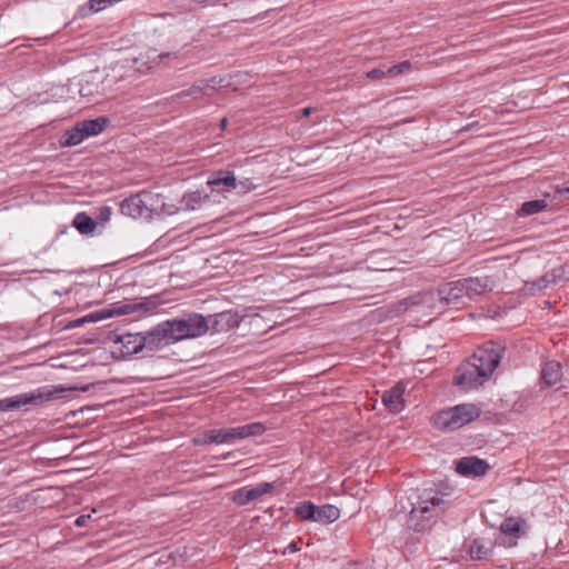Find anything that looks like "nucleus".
<instances>
[{
	"instance_id": "f257e3e1",
	"label": "nucleus",
	"mask_w": 569,
	"mask_h": 569,
	"mask_svg": "<svg viewBox=\"0 0 569 569\" xmlns=\"http://www.w3.org/2000/svg\"><path fill=\"white\" fill-rule=\"evenodd\" d=\"M503 352L505 347L500 343H483L456 369L453 385L465 391L482 386L500 363Z\"/></svg>"
},
{
	"instance_id": "f03ea898",
	"label": "nucleus",
	"mask_w": 569,
	"mask_h": 569,
	"mask_svg": "<svg viewBox=\"0 0 569 569\" xmlns=\"http://www.w3.org/2000/svg\"><path fill=\"white\" fill-rule=\"evenodd\" d=\"M447 493L429 487L418 492L408 516V526L416 532H423L432 527L449 508Z\"/></svg>"
},
{
	"instance_id": "7ed1b4c3",
	"label": "nucleus",
	"mask_w": 569,
	"mask_h": 569,
	"mask_svg": "<svg viewBox=\"0 0 569 569\" xmlns=\"http://www.w3.org/2000/svg\"><path fill=\"white\" fill-rule=\"evenodd\" d=\"M266 426L261 422H251L243 426L221 429H210L193 438L196 446L230 445L237 440L258 437L264 433Z\"/></svg>"
},
{
	"instance_id": "20e7f679",
	"label": "nucleus",
	"mask_w": 569,
	"mask_h": 569,
	"mask_svg": "<svg viewBox=\"0 0 569 569\" xmlns=\"http://www.w3.org/2000/svg\"><path fill=\"white\" fill-rule=\"evenodd\" d=\"M481 409L473 403H461L436 412L431 418L432 426L441 431H455L478 419Z\"/></svg>"
},
{
	"instance_id": "39448f33",
	"label": "nucleus",
	"mask_w": 569,
	"mask_h": 569,
	"mask_svg": "<svg viewBox=\"0 0 569 569\" xmlns=\"http://www.w3.org/2000/svg\"><path fill=\"white\" fill-rule=\"evenodd\" d=\"M159 202V196L151 191H140L120 203L122 214L131 218H150L156 204Z\"/></svg>"
},
{
	"instance_id": "423d86ee",
	"label": "nucleus",
	"mask_w": 569,
	"mask_h": 569,
	"mask_svg": "<svg viewBox=\"0 0 569 569\" xmlns=\"http://www.w3.org/2000/svg\"><path fill=\"white\" fill-rule=\"evenodd\" d=\"M465 298L466 295L461 279L442 284L436 292H427L423 295L425 301L438 300L441 305L446 306L463 303Z\"/></svg>"
},
{
	"instance_id": "0eeeda50",
	"label": "nucleus",
	"mask_w": 569,
	"mask_h": 569,
	"mask_svg": "<svg viewBox=\"0 0 569 569\" xmlns=\"http://www.w3.org/2000/svg\"><path fill=\"white\" fill-rule=\"evenodd\" d=\"M161 328H163V326L160 322L150 331L141 333V337H136L134 339L138 341V345L136 343L134 347H128V349L131 351H141L143 349L153 351L170 345L167 338L162 337Z\"/></svg>"
},
{
	"instance_id": "6e6552de",
	"label": "nucleus",
	"mask_w": 569,
	"mask_h": 569,
	"mask_svg": "<svg viewBox=\"0 0 569 569\" xmlns=\"http://www.w3.org/2000/svg\"><path fill=\"white\" fill-rule=\"evenodd\" d=\"M50 398V392L44 393L40 390L32 391L29 393H20L13 397L4 398L0 400V411H10L19 409L27 405H37L44 399Z\"/></svg>"
},
{
	"instance_id": "1a4fd4ad",
	"label": "nucleus",
	"mask_w": 569,
	"mask_h": 569,
	"mask_svg": "<svg viewBox=\"0 0 569 569\" xmlns=\"http://www.w3.org/2000/svg\"><path fill=\"white\" fill-rule=\"evenodd\" d=\"M210 322L212 333L227 332L237 328L241 322V317L232 310L222 311L207 317Z\"/></svg>"
},
{
	"instance_id": "9d476101",
	"label": "nucleus",
	"mask_w": 569,
	"mask_h": 569,
	"mask_svg": "<svg viewBox=\"0 0 569 569\" xmlns=\"http://www.w3.org/2000/svg\"><path fill=\"white\" fill-rule=\"evenodd\" d=\"M272 489L273 483L271 482H261L252 488L242 487L233 492L232 501L238 506H246L263 495L270 493Z\"/></svg>"
},
{
	"instance_id": "9b49d317",
	"label": "nucleus",
	"mask_w": 569,
	"mask_h": 569,
	"mask_svg": "<svg viewBox=\"0 0 569 569\" xmlns=\"http://www.w3.org/2000/svg\"><path fill=\"white\" fill-rule=\"evenodd\" d=\"M188 339H194L204 336L210 330V322L207 317L200 313H188L180 318Z\"/></svg>"
},
{
	"instance_id": "f8f14e48",
	"label": "nucleus",
	"mask_w": 569,
	"mask_h": 569,
	"mask_svg": "<svg viewBox=\"0 0 569 569\" xmlns=\"http://www.w3.org/2000/svg\"><path fill=\"white\" fill-rule=\"evenodd\" d=\"M489 463L478 457H463L456 463V471L465 477H480L489 470Z\"/></svg>"
},
{
	"instance_id": "ddd939ff",
	"label": "nucleus",
	"mask_w": 569,
	"mask_h": 569,
	"mask_svg": "<svg viewBox=\"0 0 569 569\" xmlns=\"http://www.w3.org/2000/svg\"><path fill=\"white\" fill-rule=\"evenodd\" d=\"M405 391L406 385L402 381H399L393 387L383 392L381 400L390 412L399 413L405 409Z\"/></svg>"
},
{
	"instance_id": "4468645a",
	"label": "nucleus",
	"mask_w": 569,
	"mask_h": 569,
	"mask_svg": "<svg viewBox=\"0 0 569 569\" xmlns=\"http://www.w3.org/2000/svg\"><path fill=\"white\" fill-rule=\"evenodd\" d=\"M161 323L163 326V328H161V335L162 337L167 338V341H169V343H174L188 339L183 323L180 318L166 320Z\"/></svg>"
},
{
	"instance_id": "2eb2a0df",
	"label": "nucleus",
	"mask_w": 569,
	"mask_h": 569,
	"mask_svg": "<svg viewBox=\"0 0 569 569\" xmlns=\"http://www.w3.org/2000/svg\"><path fill=\"white\" fill-rule=\"evenodd\" d=\"M461 281L463 283V292L468 299H473L475 297L483 295L491 289L488 277L465 278L461 279Z\"/></svg>"
},
{
	"instance_id": "dca6fc26",
	"label": "nucleus",
	"mask_w": 569,
	"mask_h": 569,
	"mask_svg": "<svg viewBox=\"0 0 569 569\" xmlns=\"http://www.w3.org/2000/svg\"><path fill=\"white\" fill-rule=\"evenodd\" d=\"M562 378V368L560 362L551 360L546 362L541 369V380L546 386H553Z\"/></svg>"
},
{
	"instance_id": "f3484780",
	"label": "nucleus",
	"mask_w": 569,
	"mask_h": 569,
	"mask_svg": "<svg viewBox=\"0 0 569 569\" xmlns=\"http://www.w3.org/2000/svg\"><path fill=\"white\" fill-rule=\"evenodd\" d=\"M108 122L109 120L107 118L99 117L97 119L83 120L78 123L86 138H88L101 133L106 129Z\"/></svg>"
},
{
	"instance_id": "a211bd4d",
	"label": "nucleus",
	"mask_w": 569,
	"mask_h": 569,
	"mask_svg": "<svg viewBox=\"0 0 569 569\" xmlns=\"http://www.w3.org/2000/svg\"><path fill=\"white\" fill-rule=\"evenodd\" d=\"M340 517V510L333 505H323L316 508L315 522L332 523Z\"/></svg>"
},
{
	"instance_id": "6ab92c4d",
	"label": "nucleus",
	"mask_w": 569,
	"mask_h": 569,
	"mask_svg": "<svg viewBox=\"0 0 569 569\" xmlns=\"http://www.w3.org/2000/svg\"><path fill=\"white\" fill-rule=\"evenodd\" d=\"M212 81H213V79L210 81L201 80L199 82H196L188 90H183V91L179 92L178 97L182 98V97L190 96L194 99H199V98H202L203 96H210L211 93L209 92V90L212 91L214 89L212 86H210V82H212Z\"/></svg>"
},
{
	"instance_id": "aec40b11",
	"label": "nucleus",
	"mask_w": 569,
	"mask_h": 569,
	"mask_svg": "<svg viewBox=\"0 0 569 569\" xmlns=\"http://www.w3.org/2000/svg\"><path fill=\"white\" fill-rule=\"evenodd\" d=\"M549 194H545V198H548ZM548 202L547 199H537V200H530L526 201L521 204L519 210L517 211L518 216L520 217H528L532 216L539 212H542L547 209Z\"/></svg>"
},
{
	"instance_id": "412c9836",
	"label": "nucleus",
	"mask_w": 569,
	"mask_h": 569,
	"mask_svg": "<svg viewBox=\"0 0 569 569\" xmlns=\"http://www.w3.org/2000/svg\"><path fill=\"white\" fill-rule=\"evenodd\" d=\"M72 224L81 234H91L97 228V222L86 212L77 213Z\"/></svg>"
},
{
	"instance_id": "4be33fe9",
	"label": "nucleus",
	"mask_w": 569,
	"mask_h": 569,
	"mask_svg": "<svg viewBox=\"0 0 569 569\" xmlns=\"http://www.w3.org/2000/svg\"><path fill=\"white\" fill-rule=\"evenodd\" d=\"M468 553L472 560H482L489 557L491 548L487 546L483 539H473L468 546Z\"/></svg>"
},
{
	"instance_id": "5701e85b",
	"label": "nucleus",
	"mask_w": 569,
	"mask_h": 569,
	"mask_svg": "<svg viewBox=\"0 0 569 569\" xmlns=\"http://www.w3.org/2000/svg\"><path fill=\"white\" fill-rule=\"evenodd\" d=\"M208 183L212 187L224 186L228 189H234L237 187L236 177L231 171H218Z\"/></svg>"
},
{
	"instance_id": "b1692460",
	"label": "nucleus",
	"mask_w": 569,
	"mask_h": 569,
	"mask_svg": "<svg viewBox=\"0 0 569 569\" xmlns=\"http://www.w3.org/2000/svg\"><path fill=\"white\" fill-rule=\"evenodd\" d=\"M316 508L317 506L313 502L302 501L295 507L293 512L300 520L315 521Z\"/></svg>"
},
{
	"instance_id": "393cba45",
	"label": "nucleus",
	"mask_w": 569,
	"mask_h": 569,
	"mask_svg": "<svg viewBox=\"0 0 569 569\" xmlns=\"http://www.w3.org/2000/svg\"><path fill=\"white\" fill-rule=\"evenodd\" d=\"M525 525L523 520L507 518L502 521L500 526V531L507 536L518 538L521 533L522 526Z\"/></svg>"
},
{
	"instance_id": "a878e982",
	"label": "nucleus",
	"mask_w": 569,
	"mask_h": 569,
	"mask_svg": "<svg viewBox=\"0 0 569 569\" xmlns=\"http://www.w3.org/2000/svg\"><path fill=\"white\" fill-rule=\"evenodd\" d=\"M63 139L64 146H77L86 139V136L83 134L79 123H77L73 128L66 131Z\"/></svg>"
},
{
	"instance_id": "bb28decb",
	"label": "nucleus",
	"mask_w": 569,
	"mask_h": 569,
	"mask_svg": "<svg viewBox=\"0 0 569 569\" xmlns=\"http://www.w3.org/2000/svg\"><path fill=\"white\" fill-rule=\"evenodd\" d=\"M411 68V62L406 60L388 68L387 73L388 76L396 77L409 72Z\"/></svg>"
},
{
	"instance_id": "cd10ccee",
	"label": "nucleus",
	"mask_w": 569,
	"mask_h": 569,
	"mask_svg": "<svg viewBox=\"0 0 569 569\" xmlns=\"http://www.w3.org/2000/svg\"><path fill=\"white\" fill-rule=\"evenodd\" d=\"M136 337H141V333H137V335H126L123 337H121V343L123 346V349H124V353H128V355H132V353H138L139 351H131L128 349V347H134V345L137 343L138 345V341H136Z\"/></svg>"
},
{
	"instance_id": "c85d7f7f",
	"label": "nucleus",
	"mask_w": 569,
	"mask_h": 569,
	"mask_svg": "<svg viewBox=\"0 0 569 569\" xmlns=\"http://www.w3.org/2000/svg\"><path fill=\"white\" fill-rule=\"evenodd\" d=\"M159 305H160L159 300L156 297H151V298L144 299L143 301L138 303L137 309H141L143 311L151 312V311H154Z\"/></svg>"
},
{
	"instance_id": "c756f323",
	"label": "nucleus",
	"mask_w": 569,
	"mask_h": 569,
	"mask_svg": "<svg viewBox=\"0 0 569 569\" xmlns=\"http://www.w3.org/2000/svg\"><path fill=\"white\" fill-rule=\"evenodd\" d=\"M112 3H114L113 0H89L88 7H89L90 11L98 12L101 9H103L107 6L112 4Z\"/></svg>"
},
{
	"instance_id": "7c9ffc66",
	"label": "nucleus",
	"mask_w": 569,
	"mask_h": 569,
	"mask_svg": "<svg viewBox=\"0 0 569 569\" xmlns=\"http://www.w3.org/2000/svg\"><path fill=\"white\" fill-rule=\"evenodd\" d=\"M555 281V277L552 274H545L539 280H537L533 286H536L539 290L548 288V286Z\"/></svg>"
},
{
	"instance_id": "2f4dec72",
	"label": "nucleus",
	"mask_w": 569,
	"mask_h": 569,
	"mask_svg": "<svg viewBox=\"0 0 569 569\" xmlns=\"http://www.w3.org/2000/svg\"><path fill=\"white\" fill-rule=\"evenodd\" d=\"M386 76H388L387 73V70H382V69H372L370 71L367 72V78L371 79V80H381L383 79Z\"/></svg>"
},
{
	"instance_id": "473e14b6",
	"label": "nucleus",
	"mask_w": 569,
	"mask_h": 569,
	"mask_svg": "<svg viewBox=\"0 0 569 569\" xmlns=\"http://www.w3.org/2000/svg\"><path fill=\"white\" fill-rule=\"evenodd\" d=\"M188 201L187 203L189 204L190 202H193V203H200L201 201V193L200 192H192L188 196Z\"/></svg>"
},
{
	"instance_id": "72a5a7b5",
	"label": "nucleus",
	"mask_w": 569,
	"mask_h": 569,
	"mask_svg": "<svg viewBox=\"0 0 569 569\" xmlns=\"http://www.w3.org/2000/svg\"><path fill=\"white\" fill-rule=\"evenodd\" d=\"M555 192L559 193V194H563V193L569 194V187L561 188V187L557 186V187H555Z\"/></svg>"
},
{
	"instance_id": "f704fd0d",
	"label": "nucleus",
	"mask_w": 569,
	"mask_h": 569,
	"mask_svg": "<svg viewBox=\"0 0 569 569\" xmlns=\"http://www.w3.org/2000/svg\"><path fill=\"white\" fill-rule=\"evenodd\" d=\"M86 518H87L86 516H80V517H78V518L76 519V521H74L76 526H78V527L84 526V523H86V521H87V519H86Z\"/></svg>"
},
{
	"instance_id": "c9c22d12",
	"label": "nucleus",
	"mask_w": 569,
	"mask_h": 569,
	"mask_svg": "<svg viewBox=\"0 0 569 569\" xmlns=\"http://www.w3.org/2000/svg\"><path fill=\"white\" fill-rule=\"evenodd\" d=\"M300 112H301L302 117H309L312 112V109L307 107V108H303Z\"/></svg>"
},
{
	"instance_id": "e433bc0d",
	"label": "nucleus",
	"mask_w": 569,
	"mask_h": 569,
	"mask_svg": "<svg viewBox=\"0 0 569 569\" xmlns=\"http://www.w3.org/2000/svg\"><path fill=\"white\" fill-rule=\"evenodd\" d=\"M227 124H228V120H227V118H223L221 120V124H220L221 129H226Z\"/></svg>"
},
{
	"instance_id": "4c0bfd02",
	"label": "nucleus",
	"mask_w": 569,
	"mask_h": 569,
	"mask_svg": "<svg viewBox=\"0 0 569 569\" xmlns=\"http://www.w3.org/2000/svg\"><path fill=\"white\" fill-rule=\"evenodd\" d=\"M289 549H290L291 551H297V550H298V547H297L296 542H291V543L289 545Z\"/></svg>"
},
{
	"instance_id": "58836bf2",
	"label": "nucleus",
	"mask_w": 569,
	"mask_h": 569,
	"mask_svg": "<svg viewBox=\"0 0 569 569\" xmlns=\"http://www.w3.org/2000/svg\"><path fill=\"white\" fill-rule=\"evenodd\" d=\"M196 1L199 2V3L213 2V0H196Z\"/></svg>"
},
{
	"instance_id": "ea45409f",
	"label": "nucleus",
	"mask_w": 569,
	"mask_h": 569,
	"mask_svg": "<svg viewBox=\"0 0 569 569\" xmlns=\"http://www.w3.org/2000/svg\"><path fill=\"white\" fill-rule=\"evenodd\" d=\"M103 211L107 212V217L110 214V209L109 208H103Z\"/></svg>"
}]
</instances>
